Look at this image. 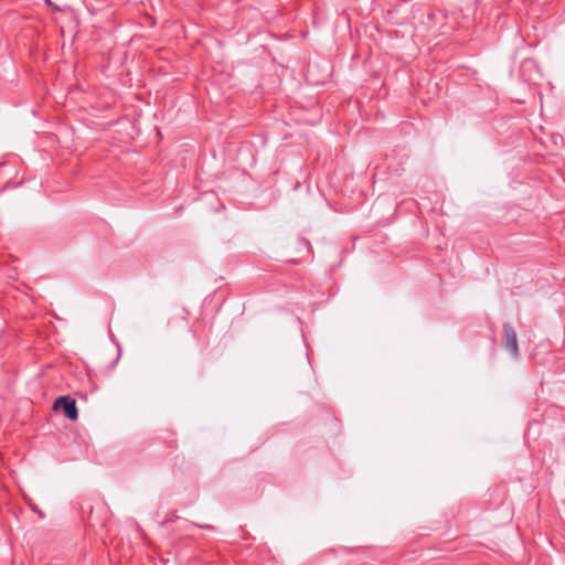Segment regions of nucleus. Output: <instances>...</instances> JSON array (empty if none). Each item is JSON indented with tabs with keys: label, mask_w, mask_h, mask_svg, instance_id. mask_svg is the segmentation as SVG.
<instances>
[{
	"label": "nucleus",
	"mask_w": 565,
	"mask_h": 565,
	"mask_svg": "<svg viewBox=\"0 0 565 565\" xmlns=\"http://www.w3.org/2000/svg\"><path fill=\"white\" fill-rule=\"evenodd\" d=\"M503 347L511 353L513 358L519 356L518 337L513 326L509 322L502 326Z\"/></svg>",
	"instance_id": "nucleus-1"
},
{
	"label": "nucleus",
	"mask_w": 565,
	"mask_h": 565,
	"mask_svg": "<svg viewBox=\"0 0 565 565\" xmlns=\"http://www.w3.org/2000/svg\"><path fill=\"white\" fill-rule=\"evenodd\" d=\"M120 354H121V349H120V347H118V354H117V358H116V360H115V363H117V362H118V360H119V358H120Z\"/></svg>",
	"instance_id": "nucleus-3"
},
{
	"label": "nucleus",
	"mask_w": 565,
	"mask_h": 565,
	"mask_svg": "<svg viewBox=\"0 0 565 565\" xmlns=\"http://www.w3.org/2000/svg\"><path fill=\"white\" fill-rule=\"evenodd\" d=\"M54 408L63 411L64 415L71 420L78 418L76 402L70 396H60L54 402Z\"/></svg>",
	"instance_id": "nucleus-2"
}]
</instances>
